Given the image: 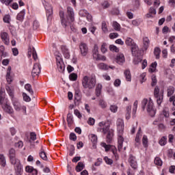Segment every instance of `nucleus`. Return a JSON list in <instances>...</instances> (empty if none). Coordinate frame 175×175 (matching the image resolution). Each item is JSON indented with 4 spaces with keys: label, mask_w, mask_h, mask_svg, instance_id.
I'll list each match as a JSON object with an SVG mask.
<instances>
[{
    "label": "nucleus",
    "mask_w": 175,
    "mask_h": 175,
    "mask_svg": "<svg viewBox=\"0 0 175 175\" xmlns=\"http://www.w3.org/2000/svg\"><path fill=\"white\" fill-rule=\"evenodd\" d=\"M59 16L61 18L62 25L66 28L69 27L75 21V12H73V8L68 7L67 8V15L63 11L59 12Z\"/></svg>",
    "instance_id": "obj_1"
},
{
    "label": "nucleus",
    "mask_w": 175,
    "mask_h": 175,
    "mask_svg": "<svg viewBox=\"0 0 175 175\" xmlns=\"http://www.w3.org/2000/svg\"><path fill=\"white\" fill-rule=\"evenodd\" d=\"M117 132H118V151H122L124 143V129L125 124H124V120L118 118L116 121Z\"/></svg>",
    "instance_id": "obj_2"
},
{
    "label": "nucleus",
    "mask_w": 175,
    "mask_h": 175,
    "mask_svg": "<svg viewBox=\"0 0 175 175\" xmlns=\"http://www.w3.org/2000/svg\"><path fill=\"white\" fill-rule=\"evenodd\" d=\"M142 107L143 110H146L150 117H154L157 113V109L154 107V102L151 98H144L142 101Z\"/></svg>",
    "instance_id": "obj_3"
},
{
    "label": "nucleus",
    "mask_w": 175,
    "mask_h": 175,
    "mask_svg": "<svg viewBox=\"0 0 175 175\" xmlns=\"http://www.w3.org/2000/svg\"><path fill=\"white\" fill-rule=\"evenodd\" d=\"M82 86L86 90H94L96 85V78L92 75H85L82 78Z\"/></svg>",
    "instance_id": "obj_4"
},
{
    "label": "nucleus",
    "mask_w": 175,
    "mask_h": 175,
    "mask_svg": "<svg viewBox=\"0 0 175 175\" xmlns=\"http://www.w3.org/2000/svg\"><path fill=\"white\" fill-rule=\"evenodd\" d=\"M97 132H102L104 135L107 133V138L109 140H111V137H113V132L110 131V123L109 122L103 121L99 122Z\"/></svg>",
    "instance_id": "obj_5"
},
{
    "label": "nucleus",
    "mask_w": 175,
    "mask_h": 175,
    "mask_svg": "<svg viewBox=\"0 0 175 175\" xmlns=\"http://www.w3.org/2000/svg\"><path fill=\"white\" fill-rule=\"evenodd\" d=\"M11 101L15 111H17L18 113H23V114H27V107L25 105H21L17 98L12 99Z\"/></svg>",
    "instance_id": "obj_6"
},
{
    "label": "nucleus",
    "mask_w": 175,
    "mask_h": 175,
    "mask_svg": "<svg viewBox=\"0 0 175 175\" xmlns=\"http://www.w3.org/2000/svg\"><path fill=\"white\" fill-rule=\"evenodd\" d=\"M154 96L157 99V105L161 106V104L163 102V90H159V88L155 87Z\"/></svg>",
    "instance_id": "obj_7"
},
{
    "label": "nucleus",
    "mask_w": 175,
    "mask_h": 175,
    "mask_svg": "<svg viewBox=\"0 0 175 175\" xmlns=\"http://www.w3.org/2000/svg\"><path fill=\"white\" fill-rule=\"evenodd\" d=\"M100 146L105 148L106 152H107V151H110V150H111V151L113 152L116 159H118V154H117V148H116V146L107 145L105 142H102L100 144Z\"/></svg>",
    "instance_id": "obj_8"
},
{
    "label": "nucleus",
    "mask_w": 175,
    "mask_h": 175,
    "mask_svg": "<svg viewBox=\"0 0 175 175\" xmlns=\"http://www.w3.org/2000/svg\"><path fill=\"white\" fill-rule=\"evenodd\" d=\"M125 43L126 46H130L131 47V51L133 54H136V51L139 50V47H137V45H136L133 41V39L131 38H127L125 40Z\"/></svg>",
    "instance_id": "obj_9"
},
{
    "label": "nucleus",
    "mask_w": 175,
    "mask_h": 175,
    "mask_svg": "<svg viewBox=\"0 0 175 175\" xmlns=\"http://www.w3.org/2000/svg\"><path fill=\"white\" fill-rule=\"evenodd\" d=\"M12 165H14L15 167V173L16 175L23 174V166L20 163V161H16L14 163H12Z\"/></svg>",
    "instance_id": "obj_10"
},
{
    "label": "nucleus",
    "mask_w": 175,
    "mask_h": 175,
    "mask_svg": "<svg viewBox=\"0 0 175 175\" xmlns=\"http://www.w3.org/2000/svg\"><path fill=\"white\" fill-rule=\"evenodd\" d=\"M42 2L46 11V16L48 17H50V16L53 14V7L51 6V5L47 3L45 0H42Z\"/></svg>",
    "instance_id": "obj_11"
},
{
    "label": "nucleus",
    "mask_w": 175,
    "mask_h": 175,
    "mask_svg": "<svg viewBox=\"0 0 175 175\" xmlns=\"http://www.w3.org/2000/svg\"><path fill=\"white\" fill-rule=\"evenodd\" d=\"M1 39L6 46H9V44H10V38H9V34H8L7 32L1 33Z\"/></svg>",
    "instance_id": "obj_12"
},
{
    "label": "nucleus",
    "mask_w": 175,
    "mask_h": 175,
    "mask_svg": "<svg viewBox=\"0 0 175 175\" xmlns=\"http://www.w3.org/2000/svg\"><path fill=\"white\" fill-rule=\"evenodd\" d=\"M40 73V64L39 63H36L33 66L31 75L33 77H36V76H38Z\"/></svg>",
    "instance_id": "obj_13"
},
{
    "label": "nucleus",
    "mask_w": 175,
    "mask_h": 175,
    "mask_svg": "<svg viewBox=\"0 0 175 175\" xmlns=\"http://www.w3.org/2000/svg\"><path fill=\"white\" fill-rule=\"evenodd\" d=\"M115 61L118 65H122L125 63V56L122 53H118L115 58Z\"/></svg>",
    "instance_id": "obj_14"
},
{
    "label": "nucleus",
    "mask_w": 175,
    "mask_h": 175,
    "mask_svg": "<svg viewBox=\"0 0 175 175\" xmlns=\"http://www.w3.org/2000/svg\"><path fill=\"white\" fill-rule=\"evenodd\" d=\"M57 69L61 73L65 70V64L61 58L57 59Z\"/></svg>",
    "instance_id": "obj_15"
},
{
    "label": "nucleus",
    "mask_w": 175,
    "mask_h": 175,
    "mask_svg": "<svg viewBox=\"0 0 175 175\" xmlns=\"http://www.w3.org/2000/svg\"><path fill=\"white\" fill-rule=\"evenodd\" d=\"M79 49L82 57H85L88 54V46L85 44H81Z\"/></svg>",
    "instance_id": "obj_16"
},
{
    "label": "nucleus",
    "mask_w": 175,
    "mask_h": 175,
    "mask_svg": "<svg viewBox=\"0 0 175 175\" xmlns=\"http://www.w3.org/2000/svg\"><path fill=\"white\" fill-rule=\"evenodd\" d=\"M15 154H16V150H14V148H11L9 150V155H10V159L11 163H15V162H17V161H20L16 159V157H14Z\"/></svg>",
    "instance_id": "obj_17"
},
{
    "label": "nucleus",
    "mask_w": 175,
    "mask_h": 175,
    "mask_svg": "<svg viewBox=\"0 0 175 175\" xmlns=\"http://www.w3.org/2000/svg\"><path fill=\"white\" fill-rule=\"evenodd\" d=\"M61 50L65 58H66L67 59H69V58H70V53H69V49H68L66 46L65 45L62 46Z\"/></svg>",
    "instance_id": "obj_18"
},
{
    "label": "nucleus",
    "mask_w": 175,
    "mask_h": 175,
    "mask_svg": "<svg viewBox=\"0 0 175 175\" xmlns=\"http://www.w3.org/2000/svg\"><path fill=\"white\" fill-rule=\"evenodd\" d=\"M2 109L5 111V113H8V114H12L14 113L13 108L9 104H4L2 105Z\"/></svg>",
    "instance_id": "obj_19"
},
{
    "label": "nucleus",
    "mask_w": 175,
    "mask_h": 175,
    "mask_svg": "<svg viewBox=\"0 0 175 175\" xmlns=\"http://www.w3.org/2000/svg\"><path fill=\"white\" fill-rule=\"evenodd\" d=\"M92 54L94 59L96 61L99 57V55H100L99 54V47L98 46V45H94V49L92 51Z\"/></svg>",
    "instance_id": "obj_20"
},
{
    "label": "nucleus",
    "mask_w": 175,
    "mask_h": 175,
    "mask_svg": "<svg viewBox=\"0 0 175 175\" xmlns=\"http://www.w3.org/2000/svg\"><path fill=\"white\" fill-rule=\"evenodd\" d=\"M5 90L8 94V95L11 98V100H13V99H16L14 98V89L10 86H6Z\"/></svg>",
    "instance_id": "obj_21"
},
{
    "label": "nucleus",
    "mask_w": 175,
    "mask_h": 175,
    "mask_svg": "<svg viewBox=\"0 0 175 175\" xmlns=\"http://www.w3.org/2000/svg\"><path fill=\"white\" fill-rule=\"evenodd\" d=\"M129 161L133 169H136L137 167V162H136V158H135V157L130 156Z\"/></svg>",
    "instance_id": "obj_22"
},
{
    "label": "nucleus",
    "mask_w": 175,
    "mask_h": 175,
    "mask_svg": "<svg viewBox=\"0 0 175 175\" xmlns=\"http://www.w3.org/2000/svg\"><path fill=\"white\" fill-rule=\"evenodd\" d=\"M11 71H12V67L9 66L7 69V75H6V80L8 84H10V83L13 81V79H12V76L10 75Z\"/></svg>",
    "instance_id": "obj_23"
},
{
    "label": "nucleus",
    "mask_w": 175,
    "mask_h": 175,
    "mask_svg": "<svg viewBox=\"0 0 175 175\" xmlns=\"http://www.w3.org/2000/svg\"><path fill=\"white\" fill-rule=\"evenodd\" d=\"M158 66V63L157 62H154L151 64L148 72L150 73H154V72H157V66Z\"/></svg>",
    "instance_id": "obj_24"
},
{
    "label": "nucleus",
    "mask_w": 175,
    "mask_h": 175,
    "mask_svg": "<svg viewBox=\"0 0 175 175\" xmlns=\"http://www.w3.org/2000/svg\"><path fill=\"white\" fill-rule=\"evenodd\" d=\"M2 57H8L7 52H5V46H0V61H2Z\"/></svg>",
    "instance_id": "obj_25"
},
{
    "label": "nucleus",
    "mask_w": 175,
    "mask_h": 175,
    "mask_svg": "<svg viewBox=\"0 0 175 175\" xmlns=\"http://www.w3.org/2000/svg\"><path fill=\"white\" fill-rule=\"evenodd\" d=\"M97 68L100 70H109V65L105 63H99L97 64Z\"/></svg>",
    "instance_id": "obj_26"
},
{
    "label": "nucleus",
    "mask_w": 175,
    "mask_h": 175,
    "mask_svg": "<svg viewBox=\"0 0 175 175\" xmlns=\"http://www.w3.org/2000/svg\"><path fill=\"white\" fill-rule=\"evenodd\" d=\"M143 47L145 50L148 49V46H150V40L147 37L143 38Z\"/></svg>",
    "instance_id": "obj_27"
},
{
    "label": "nucleus",
    "mask_w": 175,
    "mask_h": 175,
    "mask_svg": "<svg viewBox=\"0 0 175 175\" xmlns=\"http://www.w3.org/2000/svg\"><path fill=\"white\" fill-rule=\"evenodd\" d=\"M67 122L68 126H72V125L73 124V115H72L71 113H68L67 115Z\"/></svg>",
    "instance_id": "obj_28"
},
{
    "label": "nucleus",
    "mask_w": 175,
    "mask_h": 175,
    "mask_svg": "<svg viewBox=\"0 0 175 175\" xmlns=\"http://www.w3.org/2000/svg\"><path fill=\"white\" fill-rule=\"evenodd\" d=\"M85 167L84 163H83V162H79L77 165L75 167V170L77 172H81V170H83Z\"/></svg>",
    "instance_id": "obj_29"
},
{
    "label": "nucleus",
    "mask_w": 175,
    "mask_h": 175,
    "mask_svg": "<svg viewBox=\"0 0 175 175\" xmlns=\"http://www.w3.org/2000/svg\"><path fill=\"white\" fill-rule=\"evenodd\" d=\"M0 165L3 167H5V166H6V158L2 154H0Z\"/></svg>",
    "instance_id": "obj_30"
},
{
    "label": "nucleus",
    "mask_w": 175,
    "mask_h": 175,
    "mask_svg": "<svg viewBox=\"0 0 175 175\" xmlns=\"http://www.w3.org/2000/svg\"><path fill=\"white\" fill-rule=\"evenodd\" d=\"M25 16V12L21 11L20 13L17 14L16 20H18V21H23V20H24Z\"/></svg>",
    "instance_id": "obj_31"
},
{
    "label": "nucleus",
    "mask_w": 175,
    "mask_h": 175,
    "mask_svg": "<svg viewBox=\"0 0 175 175\" xmlns=\"http://www.w3.org/2000/svg\"><path fill=\"white\" fill-rule=\"evenodd\" d=\"M25 90H26L27 92H29L31 95H33V90L32 89V86L31 85V84L27 83L25 85Z\"/></svg>",
    "instance_id": "obj_32"
},
{
    "label": "nucleus",
    "mask_w": 175,
    "mask_h": 175,
    "mask_svg": "<svg viewBox=\"0 0 175 175\" xmlns=\"http://www.w3.org/2000/svg\"><path fill=\"white\" fill-rule=\"evenodd\" d=\"M140 139H142V129H139L136 134L135 142L139 144Z\"/></svg>",
    "instance_id": "obj_33"
},
{
    "label": "nucleus",
    "mask_w": 175,
    "mask_h": 175,
    "mask_svg": "<svg viewBox=\"0 0 175 175\" xmlns=\"http://www.w3.org/2000/svg\"><path fill=\"white\" fill-rule=\"evenodd\" d=\"M124 76L126 81H131L132 80V75H131V71L126 70L124 71Z\"/></svg>",
    "instance_id": "obj_34"
},
{
    "label": "nucleus",
    "mask_w": 175,
    "mask_h": 175,
    "mask_svg": "<svg viewBox=\"0 0 175 175\" xmlns=\"http://www.w3.org/2000/svg\"><path fill=\"white\" fill-rule=\"evenodd\" d=\"M89 139L91 140L93 144H95L96 142H98V137L95 134H90Z\"/></svg>",
    "instance_id": "obj_35"
},
{
    "label": "nucleus",
    "mask_w": 175,
    "mask_h": 175,
    "mask_svg": "<svg viewBox=\"0 0 175 175\" xmlns=\"http://www.w3.org/2000/svg\"><path fill=\"white\" fill-rule=\"evenodd\" d=\"M142 60H143V59L142 58V57L135 56L133 58V64L134 65H139V64H140V62H142Z\"/></svg>",
    "instance_id": "obj_36"
},
{
    "label": "nucleus",
    "mask_w": 175,
    "mask_h": 175,
    "mask_svg": "<svg viewBox=\"0 0 175 175\" xmlns=\"http://www.w3.org/2000/svg\"><path fill=\"white\" fill-rule=\"evenodd\" d=\"M112 27L115 29V31L121 30V25H120V23H118L117 21L113 22Z\"/></svg>",
    "instance_id": "obj_37"
},
{
    "label": "nucleus",
    "mask_w": 175,
    "mask_h": 175,
    "mask_svg": "<svg viewBox=\"0 0 175 175\" xmlns=\"http://www.w3.org/2000/svg\"><path fill=\"white\" fill-rule=\"evenodd\" d=\"M98 105L101 109H106L107 107V103H105V100L100 99L98 101Z\"/></svg>",
    "instance_id": "obj_38"
},
{
    "label": "nucleus",
    "mask_w": 175,
    "mask_h": 175,
    "mask_svg": "<svg viewBox=\"0 0 175 175\" xmlns=\"http://www.w3.org/2000/svg\"><path fill=\"white\" fill-rule=\"evenodd\" d=\"M154 54L157 59H159V55L161 54V49L156 47L154 48Z\"/></svg>",
    "instance_id": "obj_39"
},
{
    "label": "nucleus",
    "mask_w": 175,
    "mask_h": 175,
    "mask_svg": "<svg viewBox=\"0 0 175 175\" xmlns=\"http://www.w3.org/2000/svg\"><path fill=\"white\" fill-rule=\"evenodd\" d=\"M142 144L144 147H148V138L146 137V135H144L142 138Z\"/></svg>",
    "instance_id": "obj_40"
},
{
    "label": "nucleus",
    "mask_w": 175,
    "mask_h": 175,
    "mask_svg": "<svg viewBox=\"0 0 175 175\" xmlns=\"http://www.w3.org/2000/svg\"><path fill=\"white\" fill-rule=\"evenodd\" d=\"M109 50H110V51H112L113 53H119V51H120V49H118V47H117L115 45H110Z\"/></svg>",
    "instance_id": "obj_41"
},
{
    "label": "nucleus",
    "mask_w": 175,
    "mask_h": 175,
    "mask_svg": "<svg viewBox=\"0 0 175 175\" xmlns=\"http://www.w3.org/2000/svg\"><path fill=\"white\" fill-rule=\"evenodd\" d=\"M174 94V88L173 86H170L167 89V96H172Z\"/></svg>",
    "instance_id": "obj_42"
},
{
    "label": "nucleus",
    "mask_w": 175,
    "mask_h": 175,
    "mask_svg": "<svg viewBox=\"0 0 175 175\" xmlns=\"http://www.w3.org/2000/svg\"><path fill=\"white\" fill-rule=\"evenodd\" d=\"M102 31L107 33V32H109V29H107V24H106V22L102 23Z\"/></svg>",
    "instance_id": "obj_43"
},
{
    "label": "nucleus",
    "mask_w": 175,
    "mask_h": 175,
    "mask_svg": "<svg viewBox=\"0 0 175 175\" xmlns=\"http://www.w3.org/2000/svg\"><path fill=\"white\" fill-rule=\"evenodd\" d=\"M101 52L105 54V53H107V44L106 43H103L101 45V48H100Z\"/></svg>",
    "instance_id": "obj_44"
},
{
    "label": "nucleus",
    "mask_w": 175,
    "mask_h": 175,
    "mask_svg": "<svg viewBox=\"0 0 175 175\" xmlns=\"http://www.w3.org/2000/svg\"><path fill=\"white\" fill-rule=\"evenodd\" d=\"M167 138L166 137H163L159 140V142L160 146H165L166 143H167Z\"/></svg>",
    "instance_id": "obj_45"
},
{
    "label": "nucleus",
    "mask_w": 175,
    "mask_h": 175,
    "mask_svg": "<svg viewBox=\"0 0 175 175\" xmlns=\"http://www.w3.org/2000/svg\"><path fill=\"white\" fill-rule=\"evenodd\" d=\"M137 105L138 102L137 100H135L133 103V115L135 116L136 114V111H137Z\"/></svg>",
    "instance_id": "obj_46"
},
{
    "label": "nucleus",
    "mask_w": 175,
    "mask_h": 175,
    "mask_svg": "<svg viewBox=\"0 0 175 175\" xmlns=\"http://www.w3.org/2000/svg\"><path fill=\"white\" fill-rule=\"evenodd\" d=\"M151 79H152V83H151L152 87L157 85V76H155V75H152Z\"/></svg>",
    "instance_id": "obj_47"
},
{
    "label": "nucleus",
    "mask_w": 175,
    "mask_h": 175,
    "mask_svg": "<svg viewBox=\"0 0 175 175\" xmlns=\"http://www.w3.org/2000/svg\"><path fill=\"white\" fill-rule=\"evenodd\" d=\"M23 98L25 102H31V97L27 93H23Z\"/></svg>",
    "instance_id": "obj_48"
},
{
    "label": "nucleus",
    "mask_w": 175,
    "mask_h": 175,
    "mask_svg": "<svg viewBox=\"0 0 175 175\" xmlns=\"http://www.w3.org/2000/svg\"><path fill=\"white\" fill-rule=\"evenodd\" d=\"M69 79L70 80H71V81H76V80H77V74L76 73L70 74L69 76Z\"/></svg>",
    "instance_id": "obj_49"
},
{
    "label": "nucleus",
    "mask_w": 175,
    "mask_h": 175,
    "mask_svg": "<svg viewBox=\"0 0 175 175\" xmlns=\"http://www.w3.org/2000/svg\"><path fill=\"white\" fill-rule=\"evenodd\" d=\"M162 160L159 157H156L154 159V164L157 166H161L162 165Z\"/></svg>",
    "instance_id": "obj_50"
},
{
    "label": "nucleus",
    "mask_w": 175,
    "mask_h": 175,
    "mask_svg": "<svg viewBox=\"0 0 175 175\" xmlns=\"http://www.w3.org/2000/svg\"><path fill=\"white\" fill-rule=\"evenodd\" d=\"M40 157L43 161H47V154H46L44 151L42 150L40 152Z\"/></svg>",
    "instance_id": "obj_51"
},
{
    "label": "nucleus",
    "mask_w": 175,
    "mask_h": 175,
    "mask_svg": "<svg viewBox=\"0 0 175 175\" xmlns=\"http://www.w3.org/2000/svg\"><path fill=\"white\" fill-rule=\"evenodd\" d=\"M109 110L111 111V113H117L118 107H117V105H111L109 107Z\"/></svg>",
    "instance_id": "obj_52"
},
{
    "label": "nucleus",
    "mask_w": 175,
    "mask_h": 175,
    "mask_svg": "<svg viewBox=\"0 0 175 175\" xmlns=\"http://www.w3.org/2000/svg\"><path fill=\"white\" fill-rule=\"evenodd\" d=\"M104 161L107 165H113V160L107 157H104Z\"/></svg>",
    "instance_id": "obj_53"
},
{
    "label": "nucleus",
    "mask_w": 175,
    "mask_h": 175,
    "mask_svg": "<svg viewBox=\"0 0 175 175\" xmlns=\"http://www.w3.org/2000/svg\"><path fill=\"white\" fill-rule=\"evenodd\" d=\"M79 14L81 17H85L88 14V11L85 10H81L79 11Z\"/></svg>",
    "instance_id": "obj_54"
},
{
    "label": "nucleus",
    "mask_w": 175,
    "mask_h": 175,
    "mask_svg": "<svg viewBox=\"0 0 175 175\" xmlns=\"http://www.w3.org/2000/svg\"><path fill=\"white\" fill-rule=\"evenodd\" d=\"M3 21H4V23H6L7 24H9V23H10V15H5L3 17Z\"/></svg>",
    "instance_id": "obj_55"
},
{
    "label": "nucleus",
    "mask_w": 175,
    "mask_h": 175,
    "mask_svg": "<svg viewBox=\"0 0 175 175\" xmlns=\"http://www.w3.org/2000/svg\"><path fill=\"white\" fill-rule=\"evenodd\" d=\"M23 146L24 144L21 141H19L18 142L15 144V147H16V148H23Z\"/></svg>",
    "instance_id": "obj_56"
},
{
    "label": "nucleus",
    "mask_w": 175,
    "mask_h": 175,
    "mask_svg": "<svg viewBox=\"0 0 175 175\" xmlns=\"http://www.w3.org/2000/svg\"><path fill=\"white\" fill-rule=\"evenodd\" d=\"M119 36L118 33H111L109 34V38L110 39H116Z\"/></svg>",
    "instance_id": "obj_57"
},
{
    "label": "nucleus",
    "mask_w": 175,
    "mask_h": 175,
    "mask_svg": "<svg viewBox=\"0 0 175 175\" xmlns=\"http://www.w3.org/2000/svg\"><path fill=\"white\" fill-rule=\"evenodd\" d=\"M70 139L73 140V142H75V140H77V137L76 136V134L74 133H71L70 134Z\"/></svg>",
    "instance_id": "obj_58"
},
{
    "label": "nucleus",
    "mask_w": 175,
    "mask_h": 175,
    "mask_svg": "<svg viewBox=\"0 0 175 175\" xmlns=\"http://www.w3.org/2000/svg\"><path fill=\"white\" fill-rule=\"evenodd\" d=\"M33 170V167L32 166L27 165L25 167V172H27V173H31Z\"/></svg>",
    "instance_id": "obj_59"
},
{
    "label": "nucleus",
    "mask_w": 175,
    "mask_h": 175,
    "mask_svg": "<svg viewBox=\"0 0 175 175\" xmlns=\"http://www.w3.org/2000/svg\"><path fill=\"white\" fill-rule=\"evenodd\" d=\"M30 139L32 140V142H34V140H36V133L32 132L30 133Z\"/></svg>",
    "instance_id": "obj_60"
},
{
    "label": "nucleus",
    "mask_w": 175,
    "mask_h": 175,
    "mask_svg": "<svg viewBox=\"0 0 175 175\" xmlns=\"http://www.w3.org/2000/svg\"><path fill=\"white\" fill-rule=\"evenodd\" d=\"M88 124L89 125H94L95 124V119L93 118H90L88 120Z\"/></svg>",
    "instance_id": "obj_61"
},
{
    "label": "nucleus",
    "mask_w": 175,
    "mask_h": 175,
    "mask_svg": "<svg viewBox=\"0 0 175 175\" xmlns=\"http://www.w3.org/2000/svg\"><path fill=\"white\" fill-rule=\"evenodd\" d=\"M113 85L115 87H120V85H121V80L116 79L114 83H113Z\"/></svg>",
    "instance_id": "obj_62"
},
{
    "label": "nucleus",
    "mask_w": 175,
    "mask_h": 175,
    "mask_svg": "<svg viewBox=\"0 0 175 175\" xmlns=\"http://www.w3.org/2000/svg\"><path fill=\"white\" fill-rule=\"evenodd\" d=\"M33 29H38L39 28V22L34 21L33 23Z\"/></svg>",
    "instance_id": "obj_63"
},
{
    "label": "nucleus",
    "mask_w": 175,
    "mask_h": 175,
    "mask_svg": "<svg viewBox=\"0 0 175 175\" xmlns=\"http://www.w3.org/2000/svg\"><path fill=\"white\" fill-rule=\"evenodd\" d=\"M106 56L100 55L96 61H106Z\"/></svg>",
    "instance_id": "obj_64"
}]
</instances>
